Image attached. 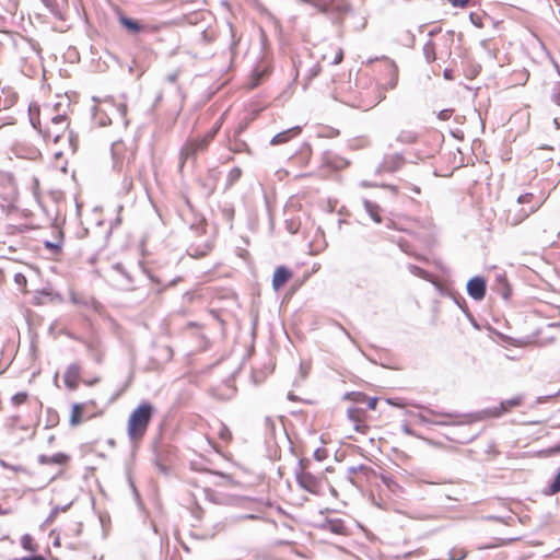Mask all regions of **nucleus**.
<instances>
[{"label": "nucleus", "instance_id": "42", "mask_svg": "<svg viewBox=\"0 0 560 560\" xmlns=\"http://www.w3.org/2000/svg\"><path fill=\"white\" fill-rule=\"evenodd\" d=\"M451 4L456 8L467 7L469 0H450Z\"/></svg>", "mask_w": 560, "mask_h": 560}, {"label": "nucleus", "instance_id": "4", "mask_svg": "<svg viewBox=\"0 0 560 560\" xmlns=\"http://www.w3.org/2000/svg\"><path fill=\"white\" fill-rule=\"evenodd\" d=\"M31 124L37 129L39 132L44 135L45 138L51 139L54 142H58L61 133L67 129V117L65 115H56L50 118V125L46 126L45 130L42 129L40 120L35 119L31 115Z\"/></svg>", "mask_w": 560, "mask_h": 560}, {"label": "nucleus", "instance_id": "12", "mask_svg": "<svg viewBox=\"0 0 560 560\" xmlns=\"http://www.w3.org/2000/svg\"><path fill=\"white\" fill-rule=\"evenodd\" d=\"M291 276L292 273L287 267L279 266L276 269L272 278L273 289L279 290L291 278Z\"/></svg>", "mask_w": 560, "mask_h": 560}, {"label": "nucleus", "instance_id": "34", "mask_svg": "<svg viewBox=\"0 0 560 560\" xmlns=\"http://www.w3.org/2000/svg\"><path fill=\"white\" fill-rule=\"evenodd\" d=\"M121 184L124 190L129 192L132 189V177L130 175H125Z\"/></svg>", "mask_w": 560, "mask_h": 560}, {"label": "nucleus", "instance_id": "51", "mask_svg": "<svg viewBox=\"0 0 560 560\" xmlns=\"http://www.w3.org/2000/svg\"><path fill=\"white\" fill-rule=\"evenodd\" d=\"M444 77H445L446 79H451V78H452V77H451V70L445 69V70H444Z\"/></svg>", "mask_w": 560, "mask_h": 560}, {"label": "nucleus", "instance_id": "35", "mask_svg": "<svg viewBox=\"0 0 560 560\" xmlns=\"http://www.w3.org/2000/svg\"><path fill=\"white\" fill-rule=\"evenodd\" d=\"M241 175H242L241 168L234 167L229 173V180L230 182H235V180H237L241 177Z\"/></svg>", "mask_w": 560, "mask_h": 560}, {"label": "nucleus", "instance_id": "1", "mask_svg": "<svg viewBox=\"0 0 560 560\" xmlns=\"http://www.w3.org/2000/svg\"><path fill=\"white\" fill-rule=\"evenodd\" d=\"M154 413L152 404L144 401L140 404L129 416L128 436L131 442H137L145 434L151 418Z\"/></svg>", "mask_w": 560, "mask_h": 560}, {"label": "nucleus", "instance_id": "55", "mask_svg": "<svg viewBox=\"0 0 560 560\" xmlns=\"http://www.w3.org/2000/svg\"><path fill=\"white\" fill-rule=\"evenodd\" d=\"M412 190H413L416 194H420V188H419V187H417V186H415V187L412 188Z\"/></svg>", "mask_w": 560, "mask_h": 560}, {"label": "nucleus", "instance_id": "59", "mask_svg": "<svg viewBox=\"0 0 560 560\" xmlns=\"http://www.w3.org/2000/svg\"><path fill=\"white\" fill-rule=\"evenodd\" d=\"M420 419H421V421H423V422H424V421H427V419H425V417H424V416H420Z\"/></svg>", "mask_w": 560, "mask_h": 560}, {"label": "nucleus", "instance_id": "24", "mask_svg": "<svg viewBox=\"0 0 560 560\" xmlns=\"http://www.w3.org/2000/svg\"><path fill=\"white\" fill-rule=\"evenodd\" d=\"M423 54L428 62H432L436 59L435 46L433 42H428L424 44Z\"/></svg>", "mask_w": 560, "mask_h": 560}, {"label": "nucleus", "instance_id": "13", "mask_svg": "<svg viewBox=\"0 0 560 560\" xmlns=\"http://www.w3.org/2000/svg\"><path fill=\"white\" fill-rule=\"evenodd\" d=\"M301 127L300 126H295V127H292L288 130H284L282 132H279L277 133L270 141V143L272 145H278V144H282V143H285L288 142L291 138L300 135L301 132Z\"/></svg>", "mask_w": 560, "mask_h": 560}, {"label": "nucleus", "instance_id": "32", "mask_svg": "<svg viewBox=\"0 0 560 560\" xmlns=\"http://www.w3.org/2000/svg\"><path fill=\"white\" fill-rule=\"evenodd\" d=\"M408 269L409 271L419 277V278H422V279H427L428 278V272L425 270H423L422 268L416 266V265H409L408 266Z\"/></svg>", "mask_w": 560, "mask_h": 560}, {"label": "nucleus", "instance_id": "16", "mask_svg": "<svg viewBox=\"0 0 560 560\" xmlns=\"http://www.w3.org/2000/svg\"><path fill=\"white\" fill-rule=\"evenodd\" d=\"M69 457L63 453H57L51 456L48 455H39L38 462L43 465L55 464V465H63L67 463Z\"/></svg>", "mask_w": 560, "mask_h": 560}, {"label": "nucleus", "instance_id": "31", "mask_svg": "<svg viewBox=\"0 0 560 560\" xmlns=\"http://www.w3.org/2000/svg\"><path fill=\"white\" fill-rule=\"evenodd\" d=\"M264 74H265L264 71H255L250 78L249 89H254V88L258 86L260 84V80Z\"/></svg>", "mask_w": 560, "mask_h": 560}, {"label": "nucleus", "instance_id": "33", "mask_svg": "<svg viewBox=\"0 0 560 560\" xmlns=\"http://www.w3.org/2000/svg\"><path fill=\"white\" fill-rule=\"evenodd\" d=\"M534 198L533 194H524L517 198V205H529Z\"/></svg>", "mask_w": 560, "mask_h": 560}, {"label": "nucleus", "instance_id": "26", "mask_svg": "<svg viewBox=\"0 0 560 560\" xmlns=\"http://www.w3.org/2000/svg\"><path fill=\"white\" fill-rule=\"evenodd\" d=\"M70 506V504H67V505H63V506H60V505H57L55 506L51 512L49 513L48 517L46 518L45 521V525H50L52 524V522L56 520V517L58 516L59 513L61 512H66L68 510V508Z\"/></svg>", "mask_w": 560, "mask_h": 560}, {"label": "nucleus", "instance_id": "21", "mask_svg": "<svg viewBox=\"0 0 560 560\" xmlns=\"http://www.w3.org/2000/svg\"><path fill=\"white\" fill-rule=\"evenodd\" d=\"M82 410H83V405H81V404H74L72 406V411H71V417H70V424L72 427H75V425L81 423V421H82V419H81Z\"/></svg>", "mask_w": 560, "mask_h": 560}, {"label": "nucleus", "instance_id": "9", "mask_svg": "<svg viewBox=\"0 0 560 560\" xmlns=\"http://www.w3.org/2000/svg\"><path fill=\"white\" fill-rule=\"evenodd\" d=\"M467 292L470 298L481 301L486 294V281L482 277H474L467 283Z\"/></svg>", "mask_w": 560, "mask_h": 560}, {"label": "nucleus", "instance_id": "52", "mask_svg": "<svg viewBox=\"0 0 560 560\" xmlns=\"http://www.w3.org/2000/svg\"><path fill=\"white\" fill-rule=\"evenodd\" d=\"M537 240L541 243H549V240H545L542 236L537 235Z\"/></svg>", "mask_w": 560, "mask_h": 560}, {"label": "nucleus", "instance_id": "5", "mask_svg": "<svg viewBox=\"0 0 560 560\" xmlns=\"http://www.w3.org/2000/svg\"><path fill=\"white\" fill-rule=\"evenodd\" d=\"M295 477L299 486L313 494H322L324 488L323 479L312 475L303 469V463L300 460L295 469Z\"/></svg>", "mask_w": 560, "mask_h": 560}, {"label": "nucleus", "instance_id": "46", "mask_svg": "<svg viewBox=\"0 0 560 560\" xmlns=\"http://www.w3.org/2000/svg\"><path fill=\"white\" fill-rule=\"evenodd\" d=\"M360 186H361V187H365V188H366V187H375V186H377V185H376V184H372V183H370V182H368V180H362V182L360 183Z\"/></svg>", "mask_w": 560, "mask_h": 560}, {"label": "nucleus", "instance_id": "25", "mask_svg": "<svg viewBox=\"0 0 560 560\" xmlns=\"http://www.w3.org/2000/svg\"><path fill=\"white\" fill-rule=\"evenodd\" d=\"M21 546L23 547V549L31 552H35L37 550V546L34 542L33 537L28 534L22 536Z\"/></svg>", "mask_w": 560, "mask_h": 560}, {"label": "nucleus", "instance_id": "10", "mask_svg": "<svg viewBox=\"0 0 560 560\" xmlns=\"http://www.w3.org/2000/svg\"><path fill=\"white\" fill-rule=\"evenodd\" d=\"M80 373H81V369H80V365L77 363H71L67 368L65 375H63V382L70 390H73L78 387Z\"/></svg>", "mask_w": 560, "mask_h": 560}, {"label": "nucleus", "instance_id": "30", "mask_svg": "<svg viewBox=\"0 0 560 560\" xmlns=\"http://www.w3.org/2000/svg\"><path fill=\"white\" fill-rule=\"evenodd\" d=\"M218 435L224 442H229L232 439V433H231L230 429L224 424L220 425Z\"/></svg>", "mask_w": 560, "mask_h": 560}, {"label": "nucleus", "instance_id": "44", "mask_svg": "<svg viewBox=\"0 0 560 560\" xmlns=\"http://www.w3.org/2000/svg\"><path fill=\"white\" fill-rule=\"evenodd\" d=\"M13 560H47L43 556H33V557H23V558H15Z\"/></svg>", "mask_w": 560, "mask_h": 560}, {"label": "nucleus", "instance_id": "58", "mask_svg": "<svg viewBox=\"0 0 560 560\" xmlns=\"http://www.w3.org/2000/svg\"><path fill=\"white\" fill-rule=\"evenodd\" d=\"M0 465L3 467H7V464L4 463V460H0Z\"/></svg>", "mask_w": 560, "mask_h": 560}, {"label": "nucleus", "instance_id": "36", "mask_svg": "<svg viewBox=\"0 0 560 560\" xmlns=\"http://www.w3.org/2000/svg\"><path fill=\"white\" fill-rule=\"evenodd\" d=\"M27 398V395L25 393H18L12 397V401L14 405H21L23 404Z\"/></svg>", "mask_w": 560, "mask_h": 560}, {"label": "nucleus", "instance_id": "37", "mask_svg": "<svg viewBox=\"0 0 560 560\" xmlns=\"http://www.w3.org/2000/svg\"><path fill=\"white\" fill-rule=\"evenodd\" d=\"M465 557H466V553L464 551H462V550H459V551L452 550L450 552V559L451 560H462Z\"/></svg>", "mask_w": 560, "mask_h": 560}, {"label": "nucleus", "instance_id": "2", "mask_svg": "<svg viewBox=\"0 0 560 560\" xmlns=\"http://www.w3.org/2000/svg\"><path fill=\"white\" fill-rule=\"evenodd\" d=\"M127 106L124 103H115L112 98L102 101L93 108L94 120L100 126H107L114 120L120 121L125 127L128 125L126 120Z\"/></svg>", "mask_w": 560, "mask_h": 560}, {"label": "nucleus", "instance_id": "11", "mask_svg": "<svg viewBox=\"0 0 560 560\" xmlns=\"http://www.w3.org/2000/svg\"><path fill=\"white\" fill-rule=\"evenodd\" d=\"M523 397L516 396L511 399H506L500 404L499 407H495L491 410V415L493 417H500L504 412L509 411L511 408L517 407L522 404Z\"/></svg>", "mask_w": 560, "mask_h": 560}, {"label": "nucleus", "instance_id": "56", "mask_svg": "<svg viewBox=\"0 0 560 560\" xmlns=\"http://www.w3.org/2000/svg\"><path fill=\"white\" fill-rule=\"evenodd\" d=\"M553 65H555V68L557 69V72L560 74V68H559L558 63L553 62Z\"/></svg>", "mask_w": 560, "mask_h": 560}, {"label": "nucleus", "instance_id": "3", "mask_svg": "<svg viewBox=\"0 0 560 560\" xmlns=\"http://www.w3.org/2000/svg\"><path fill=\"white\" fill-rule=\"evenodd\" d=\"M221 120L222 118L201 139H189L184 143L179 153L183 162L190 159L195 160L198 154L203 153L207 150L209 143L213 140L221 128Z\"/></svg>", "mask_w": 560, "mask_h": 560}, {"label": "nucleus", "instance_id": "57", "mask_svg": "<svg viewBox=\"0 0 560 560\" xmlns=\"http://www.w3.org/2000/svg\"><path fill=\"white\" fill-rule=\"evenodd\" d=\"M301 371H302L303 373H306V370H305V368H304V365H303V364H301Z\"/></svg>", "mask_w": 560, "mask_h": 560}, {"label": "nucleus", "instance_id": "40", "mask_svg": "<svg viewBox=\"0 0 560 560\" xmlns=\"http://www.w3.org/2000/svg\"><path fill=\"white\" fill-rule=\"evenodd\" d=\"M342 59H343V51L341 48H338L336 51V56H335L334 60L331 61V63L338 65L342 61Z\"/></svg>", "mask_w": 560, "mask_h": 560}, {"label": "nucleus", "instance_id": "38", "mask_svg": "<svg viewBox=\"0 0 560 560\" xmlns=\"http://www.w3.org/2000/svg\"><path fill=\"white\" fill-rule=\"evenodd\" d=\"M469 19L477 27H482L481 16L475 13H470Z\"/></svg>", "mask_w": 560, "mask_h": 560}, {"label": "nucleus", "instance_id": "18", "mask_svg": "<svg viewBox=\"0 0 560 560\" xmlns=\"http://www.w3.org/2000/svg\"><path fill=\"white\" fill-rule=\"evenodd\" d=\"M118 20L120 24L131 33H139L143 28V26L140 25L136 20L127 18L122 14L119 15Z\"/></svg>", "mask_w": 560, "mask_h": 560}, {"label": "nucleus", "instance_id": "53", "mask_svg": "<svg viewBox=\"0 0 560 560\" xmlns=\"http://www.w3.org/2000/svg\"><path fill=\"white\" fill-rule=\"evenodd\" d=\"M46 7H50L54 0H42Z\"/></svg>", "mask_w": 560, "mask_h": 560}, {"label": "nucleus", "instance_id": "8", "mask_svg": "<svg viewBox=\"0 0 560 560\" xmlns=\"http://www.w3.org/2000/svg\"><path fill=\"white\" fill-rule=\"evenodd\" d=\"M405 163V159L401 154H389L384 156L383 162L376 168V174L381 173H394L399 170Z\"/></svg>", "mask_w": 560, "mask_h": 560}, {"label": "nucleus", "instance_id": "27", "mask_svg": "<svg viewBox=\"0 0 560 560\" xmlns=\"http://www.w3.org/2000/svg\"><path fill=\"white\" fill-rule=\"evenodd\" d=\"M88 350L92 358L97 362L101 363L103 360V353L100 349H97L96 345L93 342L88 343Z\"/></svg>", "mask_w": 560, "mask_h": 560}, {"label": "nucleus", "instance_id": "41", "mask_svg": "<svg viewBox=\"0 0 560 560\" xmlns=\"http://www.w3.org/2000/svg\"><path fill=\"white\" fill-rule=\"evenodd\" d=\"M452 116V109H442L438 117L441 119V120H447L450 119V117Z\"/></svg>", "mask_w": 560, "mask_h": 560}, {"label": "nucleus", "instance_id": "29", "mask_svg": "<svg viewBox=\"0 0 560 560\" xmlns=\"http://www.w3.org/2000/svg\"><path fill=\"white\" fill-rule=\"evenodd\" d=\"M299 1L303 2V3H308V4L313 5L314 8H316L318 11L324 12V13L327 12V10H328V5L320 0H299Z\"/></svg>", "mask_w": 560, "mask_h": 560}, {"label": "nucleus", "instance_id": "48", "mask_svg": "<svg viewBox=\"0 0 560 560\" xmlns=\"http://www.w3.org/2000/svg\"><path fill=\"white\" fill-rule=\"evenodd\" d=\"M98 381H100V378H98V377H95V378L90 380V381H84V383H85L88 386H92V385L96 384Z\"/></svg>", "mask_w": 560, "mask_h": 560}, {"label": "nucleus", "instance_id": "14", "mask_svg": "<svg viewBox=\"0 0 560 560\" xmlns=\"http://www.w3.org/2000/svg\"><path fill=\"white\" fill-rule=\"evenodd\" d=\"M348 418L354 424V430L363 432L365 425L362 423L363 410L357 407L349 408L347 411Z\"/></svg>", "mask_w": 560, "mask_h": 560}, {"label": "nucleus", "instance_id": "23", "mask_svg": "<svg viewBox=\"0 0 560 560\" xmlns=\"http://www.w3.org/2000/svg\"><path fill=\"white\" fill-rule=\"evenodd\" d=\"M371 470L370 467L365 466V465H358V466H351L348 468V474H349V479L351 481L352 485H355V480L353 478V476L358 472H363V474H368L369 471Z\"/></svg>", "mask_w": 560, "mask_h": 560}, {"label": "nucleus", "instance_id": "45", "mask_svg": "<svg viewBox=\"0 0 560 560\" xmlns=\"http://www.w3.org/2000/svg\"><path fill=\"white\" fill-rule=\"evenodd\" d=\"M383 481L386 483V486L392 489L394 486L396 487L397 483L392 479V478H388V477H383Z\"/></svg>", "mask_w": 560, "mask_h": 560}, {"label": "nucleus", "instance_id": "28", "mask_svg": "<svg viewBox=\"0 0 560 560\" xmlns=\"http://www.w3.org/2000/svg\"><path fill=\"white\" fill-rule=\"evenodd\" d=\"M122 148L121 143H114L112 147V154L114 159V168L117 171H121V164L118 162V154L120 149Z\"/></svg>", "mask_w": 560, "mask_h": 560}, {"label": "nucleus", "instance_id": "17", "mask_svg": "<svg viewBox=\"0 0 560 560\" xmlns=\"http://www.w3.org/2000/svg\"><path fill=\"white\" fill-rule=\"evenodd\" d=\"M363 206H364V209L365 211L368 212V214L371 217V219L376 222V223H381L382 222V218L380 215V211H381V208L377 203L375 202H372L368 199H364L363 200Z\"/></svg>", "mask_w": 560, "mask_h": 560}, {"label": "nucleus", "instance_id": "20", "mask_svg": "<svg viewBox=\"0 0 560 560\" xmlns=\"http://www.w3.org/2000/svg\"><path fill=\"white\" fill-rule=\"evenodd\" d=\"M326 527L335 534H345L346 533V525L341 520H329L327 521Z\"/></svg>", "mask_w": 560, "mask_h": 560}, {"label": "nucleus", "instance_id": "49", "mask_svg": "<svg viewBox=\"0 0 560 560\" xmlns=\"http://www.w3.org/2000/svg\"><path fill=\"white\" fill-rule=\"evenodd\" d=\"M176 79H177V74H176V73H172V74H170V75L167 77V80H168L170 82H175V81H176Z\"/></svg>", "mask_w": 560, "mask_h": 560}, {"label": "nucleus", "instance_id": "54", "mask_svg": "<svg viewBox=\"0 0 560 560\" xmlns=\"http://www.w3.org/2000/svg\"><path fill=\"white\" fill-rule=\"evenodd\" d=\"M402 430L405 433L411 434V430L408 428V425H404Z\"/></svg>", "mask_w": 560, "mask_h": 560}, {"label": "nucleus", "instance_id": "39", "mask_svg": "<svg viewBox=\"0 0 560 560\" xmlns=\"http://www.w3.org/2000/svg\"><path fill=\"white\" fill-rule=\"evenodd\" d=\"M14 98L11 96H8L3 100V102L0 100V109L1 108H9L13 105Z\"/></svg>", "mask_w": 560, "mask_h": 560}, {"label": "nucleus", "instance_id": "50", "mask_svg": "<svg viewBox=\"0 0 560 560\" xmlns=\"http://www.w3.org/2000/svg\"><path fill=\"white\" fill-rule=\"evenodd\" d=\"M46 246L50 247V248H54V249H58L59 248L58 244H52V243H49V242H46Z\"/></svg>", "mask_w": 560, "mask_h": 560}, {"label": "nucleus", "instance_id": "15", "mask_svg": "<svg viewBox=\"0 0 560 560\" xmlns=\"http://www.w3.org/2000/svg\"><path fill=\"white\" fill-rule=\"evenodd\" d=\"M70 300L73 304L80 305V306H83L86 308H96V306H97V302L93 298L84 296L82 294H78L74 292L71 293Z\"/></svg>", "mask_w": 560, "mask_h": 560}, {"label": "nucleus", "instance_id": "6", "mask_svg": "<svg viewBox=\"0 0 560 560\" xmlns=\"http://www.w3.org/2000/svg\"><path fill=\"white\" fill-rule=\"evenodd\" d=\"M387 71L389 79L386 83L377 88V103L385 100L387 90H394L398 83V68L394 62H388Z\"/></svg>", "mask_w": 560, "mask_h": 560}, {"label": "nucleus", "instance_id": "47", "mask_svg": "<svg viewBox=\"0 0 560 560\" xmlns=\"http://www.w3.org/2000/svg\"><path fill=\"white\" fill-rule=\"evenodd\" d=\"M383 187L389 189L393 194H397L398 192V188L396 186L383 185Z\"/></svg>", "mask_w": 560, "mask_h": 560}, {"label": "nucleus", "instance_id": "43", "mask_svg": "<svg viewBox=\"0 0 560 560\" xmlns=\"http://www.w3.org/2000/svg\"><path fill=\"white\" fill-rule=\"evenodd\" d=\"M553 101L560 105V83L555 89Z\"/></svg>", "mask_w": 560, "mask_h": 560}, {"label": "nucleus", "instance_id": "19", "mask_svg": "<svg viewBox=\"0 0 560 560\" xmlns=\"http://www.w3.org/2000/svg\"><path fill=\"white\" fill-rule=\"evenodd\" d=\"M396 139L401 143L411 144L417 140V133L410 129L400 130Z\"/></svg>", "mask_w": 560, "mask_h": 560}, {"label": "nucleus", "instance_id": "7", "mask_svg": "<svg viewBox=\"0 0 560 560\" xmlns=\"http://www.w3.org/2000/svg\"><path fill=\"white\" fill-rule=\"evenodd\" d=\"M540 207V203H534L529 205L528 207H522L520 209H510L506 221L509 224L515 226L520 224L523 220H525L529 214L534 213L538 208Z\"/></svg>", "mask_w": 560, "mask_h": 560}, {"label": "nucleus", "instance_id": "22", "mask_svg": "<svg viewBox=\"0 0 560 560\" xmlns=\"http://www.w3.org/2000/svg\"><path fill=\"white\" fill-rule=\"evenodd\" d=\"M355 401L357 402H364V401H366L368 408L371 409V410L376 409V406H377V398L376 397H366L362 393H357L355 394Z\"/></svg>", "mask_w": 560, "mask_h": 560}]
</instances>
